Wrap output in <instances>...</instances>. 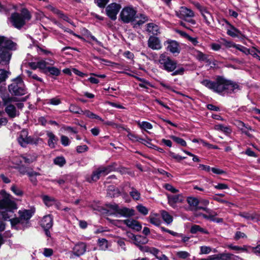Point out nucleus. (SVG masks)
<instances>
[{
	"mask_svg": "<svg viewBox=\"0 0 260 260\" xmlns=\"http://www.w3.org/2000/svg\"><path fill=\"white\" fill-rule=\"evenodd\" d=\"M201 83L208 89L222 95L235 93L240 90V87L237 83L221 76H218L215 81L205 79Z\"/></svg>",
	"mask_w": 260,
	"mask_h": 260,
	"instance_id": "f257e3e1",
	"label": "nucleus"
},
{
	"mask_svg": "<svg viewBox=\"0 0 260 260\" xmlns=\"http://www.w3.org/2000/svg\"><path fill=\"white\" fill-rule=\"evenodd\" d=\"M16 209L15 202L12 201L11 196L5 190L0 191V214L7 220L14 216V210Z\"/></svg>",
	"mask_w": 260,
	"mask_h": 260,
	"instance_id": "f03ea898",
	"label": "nucleus"
},
{
	"mask_svg": "<svg viewBox=\"0 0 260 260\" xmlns=\"http://www.w3.org/2000/svg\"><path fill=\"white\" fill-rule=\"evenodd\" d=\"M17 44L9 38L0 36V62L3 65L9 64L12 56L10 51L17 49Z\"/></svg>",
	"mask_w": 260,
	"mask_h": 260,
	"instance_id": "7ed1b4c3",
	"label": "nucleus"
},
{
	"mask_svg": "<svg viewBox=\"0 0 260 260\" xmlns=\"http://www.w3.org/2000/svg\"><path fill=\"white\" fill-rule=\"evenodd\" d=\"M120 18L125 23L135 22V26L141 25L148 20L147 17L145 15H137V11L132 7H126L122 9Z\"/></svg>",
	"mask_w": 260,
	"mask_h": 260,
	"instance_id": "20e7f679",
	"label": "nucleus"
},
{
	"mask_svg": "<svg viewBox=\"0 0 260 260\" xmlns=\"http://www.w3.org/2000/svg\"><path fill=\"white\" fill-rule=\"evenodd\" d=\"M31 19V15L29 12L25 9L21 11V14L14 13L11 15V21L13 26L18 29L22 27L25 24L26 21Z\"/></svg>",
	"mask_w": 260,
	"mask_h": 260,
	"instance_id": "39448f33",
	"label": "nucleus"
},
{
	"mask_svg": "<svg viewBox=\"0 0 260 260\" xmlns=\"http://www.w3.org/2000/svg\"><path fill=\"white\" fill-rule=\"evenodd\" d=\"M10 92L15 95H22L26 93L23 81L20 77H17L13 80L8 87Z\"/></svg>",
	"mask_w": 260,
	"mask_h": 260,
	"instance_id": "423d86ee",
	"label": "nucleus"
},
{
	"mask_svg": "<svg viewBox=\"0 0 260 260\" xmlns=\"http://www.w3.org/2000/svg\"><path fill=\"white\" fill-rule=\"evenodd\" d=\"M160 68L168 72L174 71L177 67V62L172 59L165 53L160 55L158 59Z\"/></svg>",
	"mask_w": 260,
	"mask_h": 260,
	"instance_id": "0eeeda50",
	"label": "nucleus"
},
{
	"mask_svg": "<svg viewBox=\"0 0 260 260\" xmlns=\"http://www.w3.org/2000/svg\"><path fill=\"white\" fill-rule=\"evenodd\" d=\"M175 14L178 18L185 20L190 25L196 24V21L192 18L194 16V12L186 7H180L179 10L175 11Z\"/></svg>",
	"mask_w": 260,
	"mask_h": 260,
	"instance_id": "6e6552de",
	"label": "nucleus"
},
{
	"mask_svg": "<svg viewBox=\"0 0 260 260\" xmlns=\"http://www.w3.org/2000/svg\"><path fill=\"white\" fill-rule=\"evenodd\" d=\"M3 100L4 104L7 105L5 108V111L9 117L13 118L19 116V112L16 110L15 107L12 104H8L11 102H16V98L11 97L8 99H4Z\"/></svg>",
	"mask_w": 260,
	"mask_h": 260,
	"instance_id": "1a4fd4ad",
	"label": "nucleus"
},
{
	"mask_svg": "<svg viewBox=\"0 0 260 260\" xmlns=\"http://www.w3.org/2000/svg\"><path fill=\"white\" fill-rule=\"evenodd\" d=\"M194 5L199 10L201 15L204 18V22L208 25H210L211 22L213 21V18L207 8L202 6L199 3H194Z\"/></svg>",
	"mask_w": 260,
	"mask_h": 260,
	"instance_id": "9d476101",
	"label": "nucleus"
},
{
	"mask_svg": "<svg viewBox=\"0 0 260 260\" xmlns=\"http://www.w3.org/2000/svg\"><path fill=\"white\" fill-rule=\"evenodd\" d=\"M120 9V5L116 3H111L106 7V14L112 20H115L117 18V14Z\"/></svg>",
	"mask_w": 260,
	"mask_h": 260,
	"instance_id": "9b49d317",
	"label": "nucleus"
},
{
	"mask_svg": "<svg viewBox=\"0 0 260 260\" xmlns=\"http://www.w3.org/2000/svg\"><path fill=\"white\" fill-rule=\"evenodd\" d=\"M169 205L173 208H176L177 204L183 203L185 201V197L182 194H167Z\"/></svg>",
	"mask_w": 260,
	"mask_h": 260,
	"instance_id": "f8f14e48",
	"label": "nucleus"
},
{
	"mask_svg": "<svg viewBox=\"0 0 260 260\" xmlns=\"http://www.w3.org/2000/svg\"><path fill=\"white\" fill-rule=\"evenodd\" d=\"M164 45L166 46L167 50L173 54H178L180 52V46L176 41L168 39L164 42Z\"/></svg>",
	"mask_w": 260,
	"mask_h": 260,
	"instance_id": "ddd939ff",
	"label": "nucleus"
},
{
	"mask_svg": "<svg viewBox=\"0 0 260 260\" xmlns=\"http://www.w3.org/2000/svg\"><path fill=\"white\" fill-rule=\"evenodd\" d=\"M19 143L23 147L25 146L28 144H32L35 143L34 139L28 137V132L23 129L20 132L19 136L18 138Z\"/></svg>",
	"mask_w": 260,
	"mask_h": 260,
	"instance_id": "4468645a",
	"label": "nucleus"
},
{
	"mask_svg": "<svg viewBox=\"0 0 260 260\" xmlns=\"http://www.w3.org/2000/svg\"><path fill=\"white\" fill-rule=\"evenodd\" d=\"M147 44L148 46L153 50H159L162 47L159 39L153 36L149 37Z\"/></svg>",
	"mask_w": 260,
	"mask_h": 260,
	"instance_id": "2eb2a0df",
	"label": "nucleus"
},
{
	"mask_svg": "<svg viewBox=\"0 0 260 260\" xmlns=\"http://www.w3.org/2000/svg\"><path fill=\"white\" fill-rule=\"evenodd\" d=\"M123 222L128 227L135 230L137 231H140L142 229V226L137 220L133 219H127L123 220Z\"/></svg>",
	"mask_w": 260,
	"mask_h": 260,
	"instance_id": "dca6fc26",
	"label": "nucleus"
},
{
	"mask_svg": "<svg viewBox=\"0 0 260 260\" xmlns=\"http://www.w3.org/2000/svg\"><path fill=\"white\" fill-rule=\"evenodd\" d=\"M41 225L44 229H50L53 225V217L49 214L44 216L41 221Z\"/></svg>",
	"mask_w": 260,
	"mask_h": 260,
	"instance_id": "f3484780",
	"label": "nucleus"
},
{
	"mask_svg": "<svg viewBox=\"0 0 260 260\" xmlns=\"http://www.w3.org/2000/svg\"><path fill=\"white\" fill-rule=\"evenodd\" d=\"M86 246L84 243L80 242L76 244L73 248V253L79 256L83 254L86 251Z\"/></svg>",
	"mask_w": 260,
	"mask_h": 260,
	"instance_id": "a211bd4d",
	"label": "nucleus"
},
{
	"mask_svg": "<svg viewBox=\"0 0 260 260\" xmlns=\"http://www.w3.org/2000/svg\"><path fill=\"white\" fill-rule=\"evenodd\" d=\"M46 135L48 137V145L51 148H54L58 141V138L50 131H47Z\"/></svg>",
	"mask_w": 260,
	"mask_h": 260,
	"instance_id": "6ab92c4d",
	"label": "nucleus"
},
{
	"mask_svg": "<svg viewBox=\"0 0 260 260\" xmlns=\"http://www.w3.org/2000/svg\"><path fill=\"white\" fill-rule=\"evenodd\" d=\"M134 210L126 207L119 208L117 214L121 216L128 217L134 215Z\"/></svg>",
	"mask_w": 260,
	"mask_h": 260,
	"instance_id": "aec40b11",
	"label": "nucleus"
},
{
	"mask_svg": "<svg viewBox=\"0 0 260 260\" xmlns=\"http://www.w3.org/2000/svg\"><path fill=\"white\" fill-rule=\"evenodd\" d=\"M147 31L153 35H157L160 33L159 27L154 23H149L147 24Z\"/></svg>",
	"mask_w": 260,
	"mask_h": 260,
	"instance_id": "412c9836",
	"label": "nucleus"
},
{
	"mask_svg": "<svg viewBox=\"0 0 260 260\" xmlns=\"http://www.w3.org/2000/svg\"><path fill=\"white\" fill-rule=\"evenodd\" d=\"M48 60L50 61V62L46 60H41L38 61V68L41 70H43L44 73L47 72L48 65H53L54 63L53 60L51 59Z\"/></svg>",
	"mask_w": 260,
	"mask_h": 260,
	"instance_id": "4be33fe9",
	"label": "nucleus"
},
{
	"mask_svg": "<svg viewBox=\"0 0 260 260\" xmlns=\"http://www.w3.org/2000/svg\"><path fill=\"white\" fill-rule=\"evenodd\" d=\"M20 219L23 222L24 221L28 220L32 215V212L29 210H24L19 211Z\"/></svg>",
	"mask_w": 260,
	"mask_h": 260,
	"instance_id": "5701e85b",
	"label": "nucleus"
},
{
	"mask_svg": "<svg viewBox=\"0 0 260 260\" xmlns=\"http://www.w3.org/2000/svg\"><path fill=\"white\" fill-rule=\"evenodd\" d=\"M193 54L196 59L200 61H205L206 62L209 61L208 59V55L200 51L195 50L193 52Z\"/></svg>",
	"mask_w": 260,
	"mask_h": 260,
	"instance_id": "b1692460",
	"label": "nucleus"
},
{
	"mask_svg": "<svg viewBox=\"0 0 260 260\" xmlns=\"http://www.w3.org/2000/svg\"><path fill=\"white\" fill-rule=\"evenodd\" d=\"M102 174H101L99 168L97 169L96 170L93 172L92 175L90 177H87L86 178V180L87 181L89 182H91L92 181H96L98 179H99L101 176H102Z\"/></svg>",
	"mask_w": 260,
	"mask_h": 260,
	"instance_id": "393cba45",
	"label": "nucleus"
},
{
	"mask_svg": "<svg viewBox=\"0 0 260 260\" xmlns=\"http://www.w3.org/2000/svg\"><path fill=\"white\" fill-rule=\"evenodd\" d=\"M228 247L231 250L235 251H240L241 252H246L249 253L248 249L250 248V246L244 245L243 247H240L238 246L233 245L232 244L228 245Z\"/></svg>",
	"mask_w": 260,
	"mask_h": 260,
	"instance_id": "a878e982",
	"label": "nucleus"
},
{
	"mask_svg": "<svg viewBox=\"0 0 260 260\" xmlns=\"http://www.w3.org/2000/svg\"><path fill=\"white\" fill-rule=\"evenodd\" d=\"M230 27V29L229 28L226 29L227 34L229 36L232 37H237L241 34L240 31L236 27H235L234 26L231 25Z\"/></svg>",
	"mask_w": 260,
	"mask_h": 260,
	"instance_id": "bb28decb",
	"label": "nucleus"
},
{
	"mask_svg": "<svg viewBox=\"0 0 260 260\" xmlns=\"http://www.w3.org/2000/svg\"><path fill=\"white\" fill-rule=\"evenodd\" d=\"M129 193L134 200L139 201L141 199L140 192L134 187H131V191Z\"/></svg>",
	"mask_w": 260,
	"mask_h": 260,
	"instance_id": "cd10ccee",
	"label": "nucleus"
},
{
	"mask_svg": "<svg viewBox=\"0 0 260 260\" xmlns=\"http://www.w3.org/2000/svg\"><path fill=\"white\" fill-rule=\"evenodd\" d=\"M187 202L192 209H197V206L199 205V200L194 197H188Z\"/></svg>",
	"mask_w": 260,
	"mask_h": 260,
	"instance_id": "c85d7f7f",
	"label": "nucleus"
},
{
	"mask_svg": "<svg viewBox=\"0 0 260 260\" xmlns=\"http://www.w3.org/2000/svg\"><path fill=\"white\" fill-rule=\"evenodd\" d=\"M161 215L167 224H169L173 221V217L168 212L165 210L161 211Z\"/></svg>",
	"mask_w": 260,
	"mask_h": 260,
	"instance_id": "c756f323",
	"label": "nucleus"
},
{
	"mask_svg": "<svg viewBox=\"0 0 260 260\" xmlns=\"http://www.w3.org/2000/svg\"><path fill=\"white\" fill-rule=\"evenodd\" d=\"M42 198L45 204L48 207L55 204V202H56L54 198L48 196H43Z\"/></svg>",
	"mask_w": 260,
	"mask_h": 260,
	"instance_id": "7c9ffc66",
	"label": "nucleus"
},
{
	"mask_svg": "<svg viewBox=\"0 0 260 260\" xmlns=\"http://www.w3.org/2000/svg\"><path fill=\"white\" fill-rule=\"evenodd\" d=\"M214 129L217 131L222 132L225 134H230L232 132L229 126H224L222 124H217L214 126Z\"/></svg>",
	"mask_w": 260,
	"mask_h": 260,
	"instance_id": "2f4dec72",
	"label": "nucleus"
},
{
	"mask_svg": "<svg viewBox=\"0 0 260 260\" xmlns=\"http://www.w3.org/2000/svg\"><path fill=\"white\" fill-rule=\"evenodd\" d=\"M149 222L151 223L158 226H159L161 223V221L159 216L156 214L151 215L149 217Z\"/></svg>",
	"mask_w": 260,
	"mask_h": 260,
	"instance_id": "473e14b6",
	"label": "nucleus"
},
{
	"mask_svg": "<svg viewBox=\"0 0 260 260\" xmlns=\"http://www.w3.org/2000/svg\"><path fill=\"white\" fill-rule=\"evenodd\" d=\"M53 162L55 165L63 167L66 163V160L63 156H57L53 159Z\"/></svg>",
	"mask_w": 260,
	"mask_h": 260,
	"instance_id": "72a5a7b5",
	"label": "nucleus"
},
{
	"mask_svg": "<svg viewBox=\"0 0 260 260\" xmlns=\"http://www.w3.org/2000/svg\"><path fill=\"white\" fill-rule=\"evenodd\" d=\"M113 167L111 166H108L107 167H100L99 169L102 175H106L110 172L113 171Z\"/></svg>",
	"mask_w": 260,
	"mask_h": 260,
	"instance_id": "f704fd0d",
	"label": "nucleus"
},
{
	"mask_svg": "<svg viewBox=\"0 0 260 260\" xmlns=\"http://www.w3.org/2000/svg\"><path fill=\"white\" fill-rule=\"evenodd\" d=\"M82 114H84L86 116L91 119H98L101 121H104L103 119L100 116L88 110L83 111V113H82Z\"/></svg>",
	"mask_w": 260,
	"mask_h": 260,
	"instance_id": "c9c22d12",
	"label": "nucleus"
},
{
	"mask_svg": "<svg viewBox=\"0 0 260 260\" xmlns=\"http://www.w3.org/2000/svg\"><path fill=\"white\" fill-rule=\"evenodd\" d=\"M176 256L179 258H181L183 259H188V258L190 257V254L189 252L185 251H179L176 252Z\"/></svg>",
	"mask_w": 260,
	"mask_h": 260,
	"instance_id": "e433bc0d",
	"label": "nucleus"
},
{
	"mask_svg": "<svg viewBox=\"0 0 260 260\" xmlns=\"http://www.w3.org/2000/svg\"><path fill=\"white\" fill-rule=\"evenodd\" d=\"M138 125L141 128L144 129V130L151 129L152 128V125L147 121L139 122Z\"/></svg>",
	"mask_w": 260,
	"mask_h": 260,
	"instance_id": "4c0bfd02",
	"label": "nucleus"
},
{
	"mask_svg": "<svg viewBox=\"0 0 260 260\" xmlns=\"http://www.w3.org/2000/svg\"><path fill=\"white\" fill-rule=\"evenodd\" d=\"M127 137L132 141H134V142H138V141H140V140H142L143 142L142 143H144V144H145V143L146 142L147 143L149 144V143L148 142H147V141L144 140V139H140V138H139L137 136L133 134H132V133H129L128 135H127Z\"/></svg>",
	"mask_w": 260,
	"mask_h": 260,
	"instance_id": "58836bf2",
	"label": "nucleus"
},
{
	"mask_svg": "<svg viewBox=\"0 0 260 260\" xmlns=\"http://www.w3.org/2000/svg\"><path fill=\"white\" fill-rule=\"evenodd\" d=\"M47 72H49L51 75L56 76H58L60 73L59 70L54 67H48Z\"/></svg>",
	"mask_w": 260,
	"mask_h": 260,
	"instance_id": "ea45409f",
	"label": "nucleus"
},
{
	"mask_svg": "<svg viewBox=\"0 0 260 260\" xmlns=\"http://www.w3.org/2000/svg\"><path fill=\"white\" fill-rule=\"evenodd\" d=\"M69 110L72 113L77 114H82V113H83V111L82 110L80 107L75 105H71L69 107Z\"/></svg>",
	"mask_w": 260,
	"mask_h": 260,
	"instance_id": "a19ab883",
	"label": "nucleus"
},
{
	"mask_svg": "<svg viewBox=\"0 0 260 260\" xmlns=\"http://www.w3.org/2000/svg\"><path fill=\"white\" fill-rule=\"evenodd\" d=\"M185 69L182 66H178L177 69L172 73V76L182 75L184 74Z\"/></svg>",
	"mask_w": 260,
	"mask_h": 260,
	"instance_id": "79ce46f5",
	"label": "nucleus"
},
{
	"mask_svg": "<svg viewBox=\"0 0 260 260\" xmlns=\"http://www.w3.org/2000/svg\"><path fill=\"white\" fill-rule=\"evenodd\" d=\"M172 139L175 141L177 144H180L182 146H185L186 145V142L182 138L176 137V136H172Z\"/></svg>",
	"mask_w": 260,
	"mask_h": 260,
	"instance_id": "37998d69",
	"label": "nucleus"
},
{
	"mask_svg": "<svg viewBox=\"0 0 260 260\" xmlns=\"http://www.w3.org/2000/svg\"><path fill=\"white\" fill-rule=\"evenodd\" d=\"M10 74L9 72L6 71L4 70H0V81L3 82L6 80L8 77V75Z\"/></svg>",
	"mask_w": 260,
	"mask_h": 260,
	"instance_id": "c03bdc74",
	"label": "nucleus"
},
{
	"mask_svg": "<svg viewBox=\"0 0 260 260\" xmlns=\"http://www.w3.org/2000/svg\"><path fill=\"white\" fill-rule=\"evenodd\" d=\"M163 186L167 190L170 191L172 193H176L179 192V190L175 188L170 184H165Z\"/></svg>",
	"mask_w": 260,
	"mask_h": 260,
	"instance_id": "a18cd8bd",
	"label": "nucleus"
},
{
	"mask_svg": "<svg viewBox=\"0 0 260 260\" xmlns=\"http://www.w3.org/2000/svg\"><path fill=\"white\" fill-rule=\"evenodd\" d=\"M137 209L140 213L144 215H147L148 213V210L142 205H138L137 206Z\"/></svg>",
	"mask_w": 260,
	"mask_h": 260,
	"instance_id": "49530a36",
	"label": "nucleus"
},
{
	"mask_svg": "<svg viewBox=\"0 0 260 260\" xmlns=\"http://www.w3.org/2000/svg\"><path fill=\"white\" fill-rule=\"evenodd\" d=\"M234 124L237 126L242 132L245 129L246 124L242 121L239 120H235L234 122Z\"/></svg>",
	"mask_w": 260,
	"mask_h": 260,
	"instance_id": "de8ad7c7",
	"label": "nucleus"
},
{
	"mask_svg": "<svg viewBox=\"0 0 260 260\" xmlns=\"http://www.w3.org/2000/svg\"><path fill=\"white\" fill-rule=\"evenodd\" d=\"M221 43L223 45L225 46L226 47L231 48V47H235L236 44L232 42L228 41L224 39H221Z\"/></svg>",
	"mask_w": 260,
	"mask_h": 260,
	"instance_id": "09e8293b",
	"label": "nucleus"
},
{
	"mask_svg": "<svg viewBox=\"0 0 260 260\" xmlns=\"http://www.w3.org/2000/svg\"><path fill=\"white\" fill-rule=\"evenodd\" d=\"M235 48H236L237 49L240 50V51L243 52L245 54H250L249 49H247V48H246L243 46L236 44V46Z\"/></svg>",
	"mask_w": 260,
	"mask_h": 260,
	"instance_id": "8fccbe9b",
	"label": "nucleus"
},
{
	"mask_svg": "<svg viewBox=\"0 0 260 260\" xmlns=\"http://www.w3.org/2000/svg\"><path fill=\"white\" fill-rule=\"evenodd\" d=\"M11 190L17 196H21L23 192L19 189L15 185H13L11 187Z\"/></svg>",
	"mask_w": 260,
	"mask_h": 260,
	"instance_id": "3c124183",
	"label": "nucleus"
},
{
	"mask_svg": "<svg viewBox=\"0 0 260 260\" xmlns=\"http://www.w3.org/2000/svg\"><path fill=\"white\" fill-rule=\"evenodd\" d=\"M211 251V247L206 246H202L200 247V254H208Z\"/></svg>",
	"mask_w": 260,
	"mask_h": 260,
	"instance_id": "603ef678",
	"label": "nucleus"
},
{
	"mask_svg": "<svg viewBox=\"0 0 260 260\" xmlns=\"http://www.w3.org/2000/svg\"><path fill=\"white\" fill-rule=\"evenodd\" d=\"M94 3L100 8H104L109 0H94Z\"/></svg>",
	"mask_w": 260,
	"mask_h": 260,
	"instance_id": "864d4df0",
	"label": "nucleus"
},
{
	"mask_svg": "<svg viewBox=\"0 0 260 260\" xmlns=\"http://www.w3.org/2000/svg\"><path fill=\"white\" fill-rule=\"evenodd\" d=\"M13 217H10V218L8 219L7 220H9L11 222V223L12 226L15 225L19 223H22V221L20 219V217L19 218H13Z\"/></svg>",
	"mask_w": 260,
	"mask_h": 260,
	"instance_id": "5fc2aeb1",
	"label": "nucleus"
},
{
	"mask_svg": "<svg viewBox=\"0 0 260 260\" xmlns=\"http://www.w3.org/2000/svg\"><path fill=\"white\" fill-rule=\"evenodd\" d=\"M37 51L39 54H47L51 52L44 49L43 47H40L38 45L36 46Z\"/></svg>",
	"mask_w": 260,
	"mask_h": 260,
	"instance_id": "6e6d98bb",
	"label": "nucleus"
},
{
	"mask_svg": "<svg viewBox=\"0 0 260 260\" xmlns=\"http://www.w3.org/2000/svg\"><path fill=\"white\" fill-rule=\"evenodd\" d=\"M60 140L61 144L64 146H68L70 143L69 139L68 137L65 136H61Z\"/></svg>",
	"mask_w": 260,
	"mask_h": 260,
	"instance_id": "4d7b16f0",
	"label": "nucleus"
},
{
	"mask_svg": "<svg viewBox=\"0 0 260 260\" xmlns=\"http://www.w3.org/2000/svg\"><path fill=\"white\" fill-rule=\"evenodd\" d=\"M169 155L173 158L177 160V161H180L183 159H185V157H182L180 155L175 154L174 152H170L169 153Z\"/></svg>",
	"mask_w": 260,
	"mask_h": 260,
	"instance_id": "13d9d810",
	"label": "nucleus"
},
{
	"mask_svg": "<svg viewBox=\"0 0 260 260\" xmlns=\"http://www.w3.org/2000/svg\"><path fill=\"white\" fill-rule=\"evenodd\" d=\"M240 216L248 220H253L255 218V216L253 214L246 212L240 214Z\"/></svg>",
	"mask_w": 260,
	"mask_h": 260,
	"instance_id": "bf43d9fd",
	"label": "nucleus"
},
{
	"mask_svg": "<svg viewBox=\"0 0 260 260\" xmlns=\"http://www.w3.org/2000/svg\"><path fill=\"white\" fill-rule=\"evenodd\" d=\"M46 8L48 10H49L51 11H52L54 14H57L58 15H60V14H61V11H59L58 9H57V8L54 7L53 6H52L51 5H48L46 7Z\"/></svg>",
	"mask_w": 260,
	"mask_h": 260,
	"instance_id": "052dcab7",
	"label": "nucleus"
},
{
	"mask_svg": "<svg viewBox=\"0 0 260 260\" xmlns=\"http://www.w3.org/2000/svg\"><path fill=\"white\" fill-rule=\"evenodd\" d=\"M27 73L29 77L37 81H39L40 82L43 81L42 79L41 78L39 77L36 74H34L32 72L27 71Z\"/></svg>",
	"mask_w": 260,
	"mask_h": 260,
	"instance_id": "680f3d73",
	"label": "nucleus"
},
{
	"mask_svg": "<svg viewBox=\"0 0 260 260\" xmlns=\"http://www.w3.org/2000/svg\"><path fill=\"white\" fill-rule=\"evenodd\" d=\"M48 103L53 105H58L61 103V101L60 99L57 98H54L50 99Z\"/></svg>",
	"mask_w": 260,
	"mask_h": 260,
	"instance_id": "e2e57ef3",
	"label": "nucleus"
},
{
	"mask_svg": "<svg viewBox=\"0 0 260 260\" xmlns=\"http://www.w3.org/2000/svg\"><path fill=\"white\" fill-rule=\"evenodd\" d=\"M221 260H231L232 253L223 252L221 253Z\"/></svg>",
	"mask_w": 260,
	"mask_h": 260,
	"instance_id": "0e129e2a",
	"label": "nucleus"
},
{
	"mask_svg": "<svg viewBox=\"0 0 260 260\" xmlns=\"http://www.w3.org/2000/svg\"><path fill=\"white\" fill-rule=\"evenodd\" d=\"M88 149V147L85 145L78 146L77 147L76 150L78 153H82L86 151Z\"/></svg>",
	"mask_w": 260,
	"mask_h": 260,
	"instance_id": "69168bd1",
	"label": "nucleus"
},
{
	"mask_svg": "<svg viewBox=\"0 0 260 260\" xmlns=\"http://www.w3.org/2000/svg\"><path fill=\"white\" fill-rule=\"evenodd\" d=\"M199 229H200V226L197 224L193 225L190 230V232L191 234H197L199 232Z\"/></svg>",
	"mask_w": 260,
	"mask_h": 260,
	"instance_id": "338daca9",
	"label": "nucleus"
},
{
	"mask_svg": "<svg viewBox=\"0 0 260 260\" xmlns=\"http://www.w3.org/2000/svg\"><path fill=\"white\" fill-rule=\"evenodd\" d=\"M250 249H251L252 251L256 255H260V245L256 247L250 246Z\"/></svg>",
	"mask_w": 260,
	"mask_h": 260,
	"instance_id": "774afa93",
	"label": "nucleus"
}]
</instances>
